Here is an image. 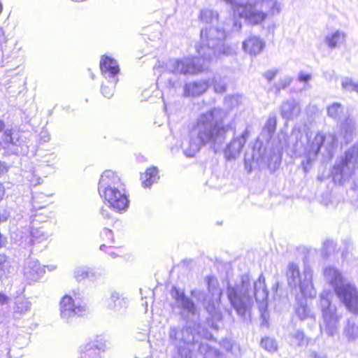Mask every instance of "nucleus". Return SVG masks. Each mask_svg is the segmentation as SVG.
Segmentation results:
<instances>
[{"label": "nucleus", "mask_w": 358, "mask_h": 358, "mask_svg": "<svg viewBox=\"0 0 358 358\" xmlns=\"http://www.w3.org/2000/svg\"><path fill=\"white\" fill-rule=\"evenodd\" d=\"M210 85V80L196 81L184 85L183 96L185 97L199 96L203 94Z\"/></svg>", "instance_id": "4be33fe9"}, {"label": "nucleus", "mask_w": 358, "mask_h": 358, "mask_svg": "<svg viewBox=\"0 0 358 358\" xmlns=\"http://www.w3.org/2000/svg\"><path fill=\"white\" fill-rule=\"evenodd\" d=\"M59 306L60 316L67 322L73 317L85 315L88 312L86 306L76 304L72 297L69 295H65L62 298Z\"/></svg>", "instance_id": "ddd939ff"}, {"label": "nucleus", "mask_w": 358, "mask_h": 358, "mask_svg": "<svg viewBox=\"0 0 358 358\" xmlns=\"http://www.w3.org/2000/svg\"><path fill=\"white\" fill-rule=\"evenodd\" d=\"M22 234H23L20 236V244L24 246L43 242V241H46L50 236V234L47 232L43 227L40 228H33L31 231L27 230Z\"/></svg>", "instance_id": "f3484780"}, {"label": "nucleus", "mask_w": 358, "mask_h": 358, "mask_svg": "<svg viewBox=\"0 0 358 358\" xmlns=\"http://www.w3.org/2000/svg\"><path fill=\"white\" fill-rule=\"evenodd\" d=\"M96 278H97V275H96V272L92 268H90V273L89 278H87L90 279V280H94Z\"/></svg>", "instance_id": "4d7b16f0"}, {"label": "nucleus", "mask_w": 358, "mask_h": 358, "mask_svg": "<svg viewBox=\"0 0 358 358\" xmlns=\"http://www.w3.org/2000/svg\"><path fill=\"white\" fill-rule=\"evenodd\" d=\"M30 309V303L27 300H18L16 302L13 316L15 319H20Z\"/></svg>", "instance_id": "c85d7f7f"}, {"label": "nucleus", "mask_w": 358, "mask_h": 358, "mask_svg": "<svg viewBox=\"0 0 358 358\" xmlns=\"http://www.w3.org/2000/svg\"><path fill=\"white\" fill-rule=\"evenodd\" d=\"M276 117L275 116H269L264 128L263 134H266L267 138L269 139L272 137L276 129Z\"/></svg>", "instance_id": "7c9ffc66"}, {"label": "nucleus", "mask_w": 358, "mask_h": 358, "mask_svg": "<svg viewBox=\"0 0 358 358\" xmlns=\"http://www.w3.org/2000/svg\"><path fill=\"white\" fill-rule=\"evenodd\" d=\"M201 324L197 322H185V325L171 327L169 331L170 342L173 345L180 355L181 358L189 357V345L198 342L201 338Z\"/></svg>", "instance_id": "423d86ee"}, {"label": "nucleus", "mask_w": 358, "mask_h": 358, "mask_svg": "<svg viewBox=\"0 0 358 358\" xmlns=\"http://www.w3.org/2000/svg\"><path fill=\"white\" fill-rule=\"evenodd\" d=\"M249 136L250 131L247 127L241 134L240 137L234 138L233 140L227 145L224 153L225 157L228 160L235 159L240 155Z\"/></svg>", "instance_id": "2eb2a0df"}, {"label": "nucleus", "mask_w": 358, "mask_h": 358, "mask_svg": "<svg viewBox=\"0 0 358 358\" xmlns=\"http://www.w3.org/2000/svg\"><path fill=\"white\" fill-rule=\"evenodd\" d=\"M100 69L106 80H111L113 83H117L120 68L116 60L108 56H103L100 62Z\"/></svg>", "instance_id": "dca6fc26"}, {"label": "nucleus", "mask_w": 358, "mask_h": 358, "mask_svg": "<svg viewBox=\"0 0 358 358\" xmlns=\"http://www.w3.org/2000/svg\"><path fill=\"white\" fill-rule=\"evenodd\" d=\"M3 142L6 148H9L10 145L17 146L19 145L18 133H14L12 130L6 129L3 134Z\"/></svg>", "instance_id": "c756f323"}, {"label": "nucleus", "mask_w": 358, "mask_h": 358, "mask_svg": "<svg viewBox=\"0 0 358 358\" xmlns=\"http://www.w3.org/2000/svg\"><path fill=\"white\" fill-rule=\"evenodd\" d=\"M4 128V122L3 121L0 120V131H1Z\"/></svg>", "instance_id": "052dcab7"}, {"label": "nucleus", "mask_w": 358, "mask_h": 358, "mask_svg": "<svg viewBox=\"0 0 358 358\" xmlns=\"http://www.w3.org/2000/svg\"><path fill=\"white\" fill-rule=\"evenodd\" d=\"M342 87L348 92H355L358 94V83H354L352 79L345 77L342 80Z\"/></svg>", "instance_id": "c9c22d12"}, {"label": "nucleus", "mask_w": 358, "mask_h": 358, "mask_svg": "<svg viewBox=\"0 0 358 358\" xmlns=\"http://www.w3.org/2000/svg\"><path fill=\"white\" fill-rule=\"evenodd\" d=\"M301 110L299 102L294 98H289L284 101L280 108V115L287 120L297 118L301 113Z\"/></svg>", "instance_id": "a211bd4d"}, {"label": "nucleus", "mask_w": 358, "mask_h": 358, "mask_svg": "<svg viewBox=\"0 0 358 358\" xmlns=\"http://www.w3.org/2000/svg\"><path fill=\"white\" fill-rule=\"evenodd\" d=\"M167 85L169 87L176 89L180 86V83L176 79L170 78L168 79Z\"/></svg>", "instance_id": "09e8293b"}, {"label": "nucleus", "mask_w": 358, "mask_h": 358, "mask_svg": "<svg viewBox=\"0 0 358 358\" xmlns=\"http://www.w3.org/2000/svg\"><path fill=\"white\" fill-rule=\"evenodd\" d=\"M101 213L104 218L108 219L110 217L108 211L106 209H104L103 208L101 209Z\"/></svg>", "instance_id": "6e6d98bb"}, {"label": "nucleus", "mask_w": 358, "mask_h": 358, "mask_svg": "<svg viewBox=\"0 0 358 358\" xmlns=\"http://www.w3.org/2000/svg\"><path fill=\"white\" fill-rule=\"evenodd\" d=\"M8 170V166L5 162L0 161V176L5 173Z\"/></svg>", "instance_id": "5fc2aeb1"}, {"label": "nucleus", "mask_w": 358, "mask_h": 358, "mask_svg": "<svg viewBox=\"0 0 358 358\" xmlns=\"http://www.w3.org/2000/svg\"><path fill=\"white\" fill-rule=\"evenodd\" d=\"M46 157H48V159H50V158H52V159H55V157L53 156V155H48Z\"/></svg>", "instance_id": "e2e57ef3"}, {"label": "nucleus", "mask_w": 358, "mask_h": 358, "mask_svg": "<svg viewBox=\"0 0 358 358\" xmlns=\"http://www.w3.org/2000/svg\"><path fill=\"white\" fill-rule=\"evenodd\" d=\"M25 273H30V275H33L34 278V275H39L41 273H43V269L40 268V264L38 262L34 261L30 262L29 264L27 267L25 268Z\"/></svg>", "instance_id": "e433bc0d"}, {"label": "nucleus", "mask_w": 358, "mask_h": 358, "mask_svg": "<svg viewBox=\"0 0 358 358\" xmlns=\"http://www.w3.org/2000/svg\"><path fill=\"white\" fill-rule=\"evenodd\" d=\"M15 342H16V345H13V346L9 349V350L8 352V354L10 357L12 356L11 352L13 350V348H23L27 344V338L22 336H17L16 338Z\"/></svg>", "instance_id": "79ce46f5"}, {"label": "nucleus", "mask_w": 358, "mask_h": 358, "mask_svg": "<svg viewBox=\"0 0 358 358\" xmlns=\"http://www.w3.org/2000/svg\"><path fill=\"white\" fill-rule=\"evenodd\" d=\"M134 336L137 341H146L145 345L148 346V329H138L134 333Z\"/></svg>", "instance_id": "a19ab883"}, {"label": "nucleus", "mask_w": 358, "mask_h": 358, "mask_svg": "<svg viewBox=\"0 0 358 358\" xmlns=\"http://www.w3.org/2000/svg\"><path fill=\"white\" fill-rule=\"evenodd\" d=\"M296 313L301 320H304L313 315L306 303L303 302H301L299 306L296 308Z\"/></svg>", "instance_id": "72a5a7b5"}, {"label": "nucleus", "mask_w": 358, "mask_h": 358, "mask_svg": "<svg viewBox=\"0 0 358 358\" xmlns=\"http://www.w3.org/2000/svg\"><path fill=\"white\" fill-rule=\"evenodd\" d=\"M99 194L113 210L122 213L127 210L129 201L120 177L111 170L105 171L98 184Z\"/></svg>", "instance_id": "39448f33"}, {"label": "nucleus", "mask_w": 358, "mask_h": 358, "mask_svg": "<svg viewBox=\"0 0 358 358\" xmlns=\"http://www.w3.org/2000/svg\"><path fill=\"white\" fill-rule=\"evenodd\" d=\"M207 279L208 289L209 292H210L213 296L217 295L218 296H220L221 294V292L219 287L214 283L213 279L215 278L213 277L208 276Z\"/></svg>", "instance_id": "ea45409f"}, {"label": "nucleus", "mask_w": 358, "mask_h": 358, "mask_svg": "<svg viewBox=\"0 0 358 358\" xmlns=\"http://www.w3.org/2000/svg\"><path fill=\"white\" fill-rule=\"evenodd\" d=\"M225 104L229 107H234L238 103V96L230 95L224 99Z\"/></svg>", "instance_id": "49530a36"}, {"label": "nucleus", "mask_w": 358, "mask_h": 358, "mask_svg": "<svg viewBox=\"0 0 358 358\" xmlns=\"http://www.w3.org/2000/svg\"><path fill=\"white\" fill-rule=\"evenodd\" d=\"M334 292L350 312L358 314V289L354 284L347 282Z\"/></svg>", "instance_id": "f8f14e48"}, {"label": "nucleus", "mask_w": 358, "mask_h": 358, "mask_svg": "<svg viewBox=\"0 0 358 358\" xmlns=\"http://www.w3.org/2000/svg\"><path fill=\"white\" fill-rule=\"evenodd\" d=\"M108 82L109 83V85H106L104 84L101 86V93L106 98L110 99L111 98L114 94V90L115 85L117 83H113L111 80H108Z\"/></svg>", "instance_id": "58836bf2"}, {"label": "nucleus", "mask_w": 358, "mask_h": 358, "mask_svg": "<svg viewBox=\"0 0 358 358\" xmlns=\"http://www.w3.org/2000/svg\"><path fill=\"white\" fill-rule=\"evenodd\" d=\"M357 125L352 117H347L341 124V131L347 142L352 140L353 135L356 134Z\"/></svg>", "instance_id": "b1692460"}, {"label": "nucleus", "mask_w": 358, "mask_h": 358, "mask_svg": "<svg viewBox=\"0 0 358 358\" xmlns=\"http://www.w3.org/2000/svg\"><path fill=\"white\" fill-rule=\"evenodd\" d=\"M320 310L322 314L320 329L327 336L334 337L338 333L343 315L338 312L336 306L329 300L327 292H324L320 295Z\"/></svg>", "instance_id": "6e6552de"}, {"label": "nucleus", "mask_w": 358, "mask_h": 358, "mask_svg": "<svg viewBox=\"0 0 358 358\" xmlns=\"http://www.w3.org/2000/svg\"><path fill=\"white\" fill-rule=\"evenodd\" d=\"M286 278L289 287L296 291L299 289L305 298L315 296L316 292L312 282L313 271L309 266H306L301 274L296 264L289 263L286 270Z\"/></svg>", "instance_id": "0eeeda50"}, {"label": "nucleus", "mask_w": 358, "mask_h": 358, "mask_svg": "<svg viewBox=\"0 0 358 358\" xmlns=\"http://www.w3.org/2000/svg\"><path fill=\"white\" fill-rule=\"evenodd\" d=\"M358 164V147L350 148L344 157L337 162L333 167L331 174L335 182L341 183L348 179L354 172Z\"/></svg>", "instance_id": "9d476101"}, {"label": "nucleus", "mask_w": 358, "mask_h": 358, "mask_svg": "<svg viewBox=\"0 0 358 358\" xmlns=\"http://www.w3.org/2000/svg\"><path fill=\"white\" fill-rule=\"evenodd\" d=\"M342 335L349 343L358 340V324L355 319L349 318L344 322Z\"/></svg>", "instance_id": "5701e85b"}, {"label": "nucleus", "mask_w": 358, "mask_h": 358, "mask_svg": "<svg viewBox=\"0 0 358 358\" xmlns=\"http://www.w3.org/2000/svg\"><path fill=\"white\" fill-rule=\"evenodd\" d=\"M344 106L339 103H334L327 107V115L334 120L340 121L344 115Z\"/></svg>", "instance_id": "cd10ccee"}, {"label": "nucleus", "mask_w": 358, "mask_h": 358, "mask_svg": "<svg viewBox=\"0 0 358 358\" xmlns=\"http://www.w3.org/2000/svg\"><path fill=\"white\" fill-rule=\"evenodd\" d=\"M222 345L227 351H230V352L232 351L234 344L231 340H228V339L223 340Z\"/></svg>", "instance_id": "3c124183"}, {"label": "nucleus", "mask_w": 358, "mask_h": 358, "mask_svg": "<svg viewBox=\"0 0 358 358\" xmlns=\"http://www.w3.org/2000/svg\"><path fill=\"white\" fill-rule=\"evenodd\" d=\"M227 112L220 108H213L200 113L192 124L188 140L183 141L184 154L192 157L204 145H210L215 151L226 139L230 126L224 123Z\"/></svg>", "instance_id": "f257e3e1"}, {"label": "nucleus", "mask_w": 358, "mask_h": 358, "mask_svg": "<svg viewBox=\"0 0 358 358\" xmlns=\"http://www.w3.org/2000/svg\"><path fill=\"white\" fill-rule=\"evenodd\" d=\"M90 273V267L86 266H79L75 268L73 271V277L77 281L80 282L89 278Z\"/></svg>", "instance_id": "473e14b6"}, {"label": "nucleus", "mask_w": 358, "mask_h": 358, "mask_svg": "<svg viewBox=\"0 0 358 358\" xmlns=\"http://www.w3.org/2000/svg\"><path fill=\"white\" fill-rule=\"evenodd\" d=\"M292 83V78L290 77H285L275 85V88L278 92H280L281 90L285 89L287 86H289Z\"/></svg>", "instance_id": "c03bdc74"}, {"label": "nucleus", "mask_w": 358, "mask_h": 358, "mask_svg": "<svg viewBox=\"0 0 358 358\" xmlns=\"http://www.w3.org/2000/svg\"><path fill=\"white\" fill-rule=\"evenodd\" d=\"M278 73V70H269L264 73V76L266 78V79L271 82L276 76Z\"/></svg>", "instance_id": "de8ad7c7"}, {"label": "nucleus", "mask_w": 358, "mask_h": 358, "mask_svg": "<svg viewBox=\"0 0 358 358\" xmlns=\"http://www.w3.org/2000/svg\"><path fill=\"white\" fill-rule=\"evenodd\" d=\"M6 262V256L5 255H0V278L1 277L5 264Z\"/></svg>", "instance_id": "603ef678"}, {"label": "nucleus", "mask_w": 358, "mask_h": 358, "mask_svg": "<svg viewBox=\"0 0 358 358\" xmlns=\"http://www.w3.org/2000/svg\"><path fill=\"white\" fill-rule=\"evenodd\" d=\"M289 342L294 348L306 347L308 345V339L302 330L297 329L289 334Z\"/></svg>", "instance_id": "bb28decb"}, {"label": "nucleus", "mask_w": 358, "mask_h": 358, "mask_svg": "<svg viewBox=\"0 0 358 358\" xmlns=\"http://www.w3.org/2000/svg\"><path fill=\"white\" fill-rule=\"evenodd\" d=\"M106 306L115 313L122 314L127 307V300L119 292L113 291L106 301Z\"/></svg>", "instance_id": "aec40b11"}, {"label": "nucleus", "mask_w": 358, "mask_h": 358, "mask_svg": "<svg viewBox=\"0 0 358 358\" xmlns=\"http://www.w3.org/2000/svg\"><path fill=\"white\" fill-rule=\"evenodd\" d=\"M324 276L328 283L333 287L334 292L337 288H340L341 285L348 281L345 280L341 272L336 268L329 266L324 269Z\"/></svg>", "instance_id": "412c9836"}, {"label": "nucleus", "mask_w": 358, "mask_h": 358, "mask_svg": "<svg viewBox=\"0 0 358 358\" xmlns=\"http://www.w3.org/2000/svg\"><path fill=\"white\" fill-rule=\"evenodd\" d=\"M213 88L216 93L222 94L226 91V84L223 80H222L221 79L217 80V78L215 77L213 79Z\"/></svg>", "instance_id": "37998d69"}, {"label": "nucleus", "mask_w": 358, "mask_h": 358, "mask_svg": "<svg viewBox=\"0 0 358 358\" xmlns=\"http://www.w3.org/2000/svg\"><path fill=\"white\" fill-rule=\"evenodd\" d=\"M101 234L103 236H106V238L110 240L111 243H113V232L111 230L105 228L103 231L101 232Z\"/></svg>", "instance_id": "864d4df0"}, {"label": "nucleus", "mask_w": 358, "mask_h": 358, "mask_svg": "<svg viewBox=\"0 0 358 358\" xmlns=\"http://www.w3.org/2000/svg\"><path fill=\"white\" fill-rule=\"evenodd\" d=\"M265 41L259 36L251 35L243 41V50L251 56L259 55L265 48Z\"/></svg>", "instance_id": "6ab92c4d"}, {"label": "nucleus", "mask_w": 358, "mask_h": 358, "mask_svg": "<svg viewBox=\"0 0 358 358\" xmlns=\"http://www.w3.org/2000/svg\"><path fill=\"white\" fill-rule=\"evenodd\" d=\"M107 252L113 258H116L117 257H118V255L117 254H115L114 252Z\"/></svg>", "instance_id": "bf43d9fd"}, {"label": "nucleus", "mask_w": 358, "mask_h": 358, "mask_svg": "<svg viewBox=\"0 0 358 358\" xmlns=\"http://www.w3.org/2000/svg\"><path fill=\"white\" fill-rule=\"evenodd\" d=\"M307 140L305 152L308 156V161H311L316 157L326 141L329 140L330 143L325 145V148L329 152L331 150L332 144L335 142L336 138L331 134L325 135L319 132L313 138L307 134Z\"/></svg>", "instance_id": "9b49d317"}, {"label": "nucleus", "mask_w": 358, "mask_h": 358, "mask_svg": "<svg viewBox=\"0 0 358 358\" xmlns=\"http://www.w3.org/2000/svg\"><path fill=\"white\" fill-rule=\"evenodd\" d=\"M171 295L174 301L172 310L185 322H196L194 318L199 315L198 308L194 301L188 297L184 289L173 286Z\"/></svg>", "instance_id": "1a4fd4ad"}, {"label": "nucleus", "mask_w": 358, "mask_h": 358, "mask_svg": "<svg viewBox=\"0 0 358 358\" xmlns=\"http://www.w3.org/2000/svg\"><path fill=\"white\" fill-rule=\"evenodd\" d=\"M221 358H222V357Z\"/></svg>", "instance_id": "69168bd1"}, {"label": "nucleus", "mask_w": 358, "mask_h": 358, "mask_svg": "<svg viewBox=\"0 0 358 358\" xmlns=\"http://www.w3.org/2000/svg\"><path fill=\"white\" fill-rule=\"evenodd\" d=\"M345 39V34L340 30L327 34L324 38V43L330 49L336 48L338 45L343 43Z\"/></svg>", "instance_id": "393cba45"}, {"label": "nucleus", "mask_w": 358, "mask_h": 358, "mask_svg": "<svg viewBox=\"0 0 358 358\" xmlns=\"http://www.w3.org/2000/svg\"><path fill=\"white\" fill-rule=\"evenodd\" d=\"M159 178L157 168L155 166L148 168L141 176L143 186L150 187L153 183L157 182Z\"/></svg>", "instance_id": "a878e982"}, {"label": "nucleus", "mask_w": 358, "mask_h": 358, "mask_svg": "<svg viewBox=\"0 0 358 358\" xmlns=\"http://www.w3.org/2000/svg\"><path fill=\"white\" fill-rule=\"evenodd\" d=\"M225 32L222 29L209 27L201 31V44L196 48L199 57L171 59L167 69L173 74H196L207 69L206 62L234 53L230 45L224 42Z\"/></svg>", "instance_id": "f03ea898"}, {"label": "nucleus", "mask_w": 358, "mask_h": 358, "mask_svg": "<svg viewBox=\"0 0 358 358\" xmlns=\"http://www.w3.org/2000/svg\"><path fill=\"white\" fill-rule=\"evenodd\" d=\"M199 17L206 23H212L217 20L218 13L211 9L205 8L201 10Z\"/></svg>", "instance_id": "2f4dec72"}, {"label": "nucleus", "mask_w": 358, "mask_h": 358, "mask_svg": "<svg viewBox=\"0 0 358 358\" xmlns=\"http://www.w3.org/2000/svg\"><path fill=\"white\" fill-rule=\"evenodd\" d=\"M311 75L308 73H304L303 72H300L298 76V80L300 82L307 83L311 80Z\"/></svg>", "instance_id": "8fccbe9b"}, {"label": "nucleus", "mask_w": 358, "mask_h": 358, "mask_svg": "<svg viewBox=\"0 0 358 358\" xmlns=\"http://www.w3.org/2000/svg\"><path fill=\"white\" fill-rule=\"evenodd\" d=\"M227 294L231 306L243 319L251 308L253 297L259 304L262 313L267 309L268 292L266 287L265 278L262 274L251 284V278L248 274L242 275L235 285L228 284Z\"/></svg>", "instance_id": "7ed1b4c3"}, {"label": "nucleus", "mask_w": 358, "mask_h": 358, "mask_svg": "<svg viewBox=\"0 0 358 358\" xmlns=\"http://www.w3.org/2000/svg\"><path fill=\"white\" fill-rule=\"evenodd\" d=\"M240 17L252 25L264 22L268 16L278 15L281 5L277 0H224Z\"/></svg>", "instance_id": "20e7f679"}, {"label": "nucleus", "mask_w": 358, "mask_h": 358, "mask_svg": "<svg viewBox=\"0 0 358 358\" xmlns=\"http://www.w3.org/2000/svg\"><path fill=\"white\" fill-rule=\"evenodd\" d=\"M106 345L98 341L81 345L78 350V358H103Z\"/></svg>", "instance_id": "4468645a"}, {"label": "nucleus", "mask_w": 358, "mask_h": 358, "mask_svg": "<svg viewBox=\"0 0 358 358\" xmlns=\"http://www.w3.org/2000/svg\"><path fill=\"white\" fill-rule=\"evenodd\" d=\"M6 300V297L0 293V303H3Z\"/></svg>", "instance_id": "13d9d810"}, {"label": "nucleus", "mask_w": 358, "mask_h": 358, "mask_svg": "<svg viewBox=\"0 0 358 358\" xmlns=\"http://www.w3.org/2000/svg\"><path fill=\"white\" fill-rule=\"evenodd\" d=\"M201 350L204 351V358H221L220 352L208 345H204L201 347Z\"/></svg>", "instance_id": "f704fd0d"}, {"label": "nucleus", "mask_w": 358, "mask_h": 358, "mask_svg": "<svg viewBox=\"0 0 358 358\" xmlns=\"http://www.w3.org/2000/svg\"><path fill=\"white\" fill-rule=\"evenodd\" d=\"M45 162H50V160H49V159H48V160H45Z\"/></svg>", "instance_id": "0e129e2a"}, {"label": "nucleus", "mask_w": 358, "mask_h": 358, "mask_svg": "<svg viewBox=\"0 0 358 358\" xmlns=\"http://www.w3.org/2000/svg\"><path fill=\"white\" fill-rule=\"evenodd\" d=\"M106 245L105 244H103L100 246V250H104L105 248H106Z\"/></svg>", "instance_id": "680f3d73"}, {"label": "nucleus", "mask_w": 358, "mask_h": 358, "mask_svg": "<svg viewBox=\"0 0 358 358\" xmlns=\"http://www.w3.org/2000/svg\"><path fill=\"white\" fill-rule=\"evenodd\" d=\"M335 246L334 242L331 240H326L323 243V250L322 253L324 255H327L330 252V249H334Z\"/></svg>", "instance_id": "a18cd8bd"}, {"label": "nucleus", "mask_w": 358, "mask_h": 358, "mask_svg": "<svg viewBox=\"0 0 358 358\" xmlns=\"http://www.w3.org/2000/svg\"><path fill=\"white\" fill-rule=\"evenodd\" d=\"M261 346L268 352H274L277 350V343L271 338H264L261 341Z\"/></svg>", "instance_id": "4c0bfd02"}]
</instances>
